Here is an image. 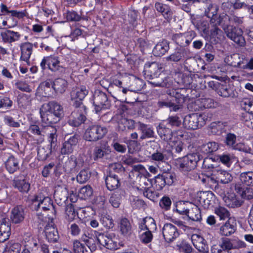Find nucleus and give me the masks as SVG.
<instances>
[{"label":"nucleus","mask_w":253,"mask_h":253,"mask_svg":"<svg viewBox=\"0 0 253 253\" xmlns=\"http://www.w3.org/2000/svg\"><path fill=\"white\" fill-rule=\"evenodd\" d=\"M218 10V6L211 3H209L207 8L205 9V15L211 19L210 22L211 23L215 22V20L218 16L217 15Z\"/></svg>","instance_id":"obj_37"},{"label":"nucleus","mask_w":253,"mask_h":253,"mask_svg":"<svg viewBox=\"0 0 253 253\" xmlns=\"http://www.w3.org/2000/svg\"><path fill=\"white\" fill-rule=\"evenodd\" d=\"M90 177V172L87 169H83L80 171L76 176L78 183L83 184L86 182Z\"/></svg>","instance_id":"obj_57"},{"label":"nucleus","mask_w":253,"mask_h":253,"mask_svg":"<svg viewBox=\"0 0 253 253\" xmlns=\"http://www.w3.org/2000/svg\"><path fill=\"white\" fill-rule=\"evenodd\" d=\"M88 93V90L84 86L73 89L70 93V96L73 106L75 107L84 106L83 104L82 100Z\"/></svg>","instance_id":"obj_11"},{"label":"nucleus","mask_w":253,"mask_h":253,"mask_svg":"<svg viewBox=\"0 0 253 253\" xmlns=\"http://www.w3.org/2000/svg\"><path fill=\"white\" fill-rule=\"evenodd\" d=\"M162 234L165 240L170 243L177 238L179 233L174 225L171 223H166L162 228Z\"/></svg>","instance_id":"obj_14"},{"label":"nucleus","mask_w":253,"mask_h":253,"mask_svg":"<svg viewBox=\"0 0 253 253\" xmlns=\"http://www.w3.org/2000/svg\"><path fill=\"white\" fill-rule=\"evenodd\" d=\"M187 216L190 219L194 221H200L202 219L201 211L196 206H194L190 210H189Z\"/></svg>","instance_id":"obj_51"},{"label":"nucleus","mask_w":253,"mask_h":253,"mask_svg":"<svg viewBox=\"0 0 253 253\" xmlns=\"http://www.w3.org/2000/svg\"><path fill=\"white\" fill-rule=\"evenodd\" d=\"M136 189L140 191V194H142L144 196L148 199L153 200L155 198L154 193L149 188L146 187H137Z\"/></svg>","instance_id":"obj_61"},{"label":"nucleus","mask_w":253,"mask_h":253,"mask_svg":"<svg viewBox=\"0 0 253 253\" xmlns=\"http://www.w3.org/2000/svg\"><path fill=\"white\" fill-rule=\"evenodd\" d=\"M107 132L106 127L97 124H91L85 130L84 138L86 141L96 142L103 138Z\"/></svg>","instance_id":"obj_4"},{"label":"nucleus","mask_w":253,"mask_h":253,"mask_svg":"<svg viewBox=\"0 0 253 253\" xmlns=\"http://www.w3.org/2000/svg\"><path fill=\"white\" fill-rule=\"evenodd\" d=\"M155 8L158 12L162 13L165 18L169 19L171 17L172 12L169 5L160 2H156L155 4Z\"/></svg>","instance_id":"obj_42"},{"label":"nucleus","mask_w":253,"mask_h":253,"mask_svg":"<svg viewBox=\"0 0 253 253\" xmlns=\"http://www.w3.org/2000/svg\"><path fill=\"white\" fill-rule=\"evenodd\" d=\"M192 242L194 246L198 251L203 253H209L208 246L203 237L198 235L193 236Z\"/></svg>","instance_id":"obj_29"},{"label":"nucleus","mask_w":253,"mask_h":253,"mask_svg":"<svg viewBox=\"0 0 253 253\" xmlns=\"http://www.w3.org/2000/svg\"><path fill=\"white\" fill-rule=\"evenodd\" d=\"M11 228L8 223H2L0 225V242H4L8 239L10 235Z\"/></svg>","instance_id":"obj_50"},{"label":"nucleus","mask_w":253,"mask_h":253,"mask_svg":"<svg viewBox=\"0 0 253 253\" xmlns=\"http://www.w3.org/2000/svg\"><path fill=\"white\" fill-rule=\"evenodd\" d=\"M220 162L227 167H229L233 162L234 157L229 154H223L218 156Z\"/></svg>","instance_id":"obj_59"},{"label":"nucleus","mask_w":253,"mask_h":253,"mask_svg":"<svg viewBox=\"0 0 253 253\" xmlns=\"http://www.w3.org/2000/svg\"><path fill=\"white\" fill-rule=\"evenodd\" d=\"M195 104L199 106V108H196V109L203 110L214 107V101L211 98H200L197 100L195 102Z\"/></svg>","instance_id":"obj_45"},{"label":"nucleus","mask_w":253,"mask_h":253,"mask_svg":"<svg viewBox=\"0 0 253 253\" xmlns=\"http://www.w3.org/2000/svg\"><path fill=\"white\" fill-rule=\"evenodd\" d=\"M214 23L218 25H221L225 31L229 29L228 28L231 26L230 14H227L224 13L221 14L217 16Z\"/></svg>","instance_id":"obj_36"},{"label":"nucleus","mask_w":253,"mask_h":253,"mask_svg":"<svg viewBox=\"0 0 253 253\" xmlns=\"http://www.w3.org/2000/svg\"><path fill=\"white\" fill-rule=\"evenodd\" d=\"M228 38L240 46H244L246 44V41L243 36V32L240 28L232 27L225 32Z\"/></svg>","instance_id":"obj_13"},{"label":"nucleus","mask_w":253,"mask_h":253,"mask_svg":"<svg viewBox=\"0 0 253 253\" xmlns=\"http://www.w3.org/2000/svg\"><path fill=\"white\" fill-rule=\"evenodd\" d=\"M46 126L40 127L37 125H31L30 126L28 131L34 135L44 136L46 133Z\"/></svg>","instance_id":"obj_53"},{"label":"nucleus","mask_w":253,"mask_h":253,"mask_svg":"<svg viewBox=\"0 0 253 253\" xmlns=\"http://www.w3.org/2000/svg\"><path fill=\"white\" fill-rule=\"evenodd\" d=\"M5 168L9 173H14L19 168L18 160L13 156H10L5 162Z\"/></svg>","instance_id":"obj_43"},{"label":"nucleus","mask_w":253,"mask_h":253,"mask_svg":"<svg viewBox=\"0 0 253 253\" xmlns=\"http://www.w3.org/2000/svg\"><path fill=\"white\" fill-rule=\"evenodd\" d=\"M100 221L102 225L107 229L112 228L114 226L113 219L110 215H102Z\"/></svg>","instance_id":"obj_56"},{"label":"nucleus","mask_w":253,"mask_h":253,"mask_svg":"<svg viewBox=\"0 0 253 253\" xmlns=\"http://www.w3.org/2000/svg\"><path fill=\"white\" fill-rule=\"evenodd\" d=\"M233 177L228 171L216 168L212 170L211 177H208V182L216 183L220 182L222 184H227L232 181Z\"/></svg>","instance_id":"obj_10"},{"label":"nucleus","mask_w":253,"mask_h":253,"mask_svg":"<svg viewBox=\"0 0 253 253\" xmlns=\"http://www.w3.org/2000/svg\"><path fill=\"white\" fill-rule=\"evenodd\" d=\"M25 216L24 208L22 206H16L11 211L10 221L13 224L20 223L24 220Z\"/></svg>","instance_id":"obj_18"},{"label":"nucleus","mask_w":253,"mask_h":253,"mask_svg":"<svg viewBox=\"0 0 253 253\" xmlns=\"http://www.w3.org/2000/svg\"><path fill=\"white\" fill-rule=\"evenodd\" d=\"M236 230V223L233 220L229 218L219 229V234L224 236H229L233 234Z\"/></svg>","instance_id":"obj_25"},{"label":"nucleus","mask_w":253,"mask_h":253,"mask_svg":"<svg viewBox=\"0 0 253 253\" xmlns=\"http://www.w3.org/2000/svg\"><path fill=\"white\" fill-rule=\"evenodd\" d=\"M162 69L157 62L146 63L144 69L145 78L150 80L149 83L155 86L169 87L172 81L169 78L164 77L161 74Z\"/></svg>","instance_id":"obj_1"},{"label":"nucleus","mask_w":253,"mask_h":253,"mask_svg":"<svg viewBox=\"0 0 253 253\" xmlns=\"http://www.w3.org/2000/svg\"><path fill=\"white\" fill-rule=\"evenodd\" d=\"M218 149V145L215 142H209L207 143L203 144L200 148L201 152L206 154L212 153Z\"/></svg>","instance_id":"obj_48"},{"label":"nucleus","mask_w":253,"mask_h":253,"mask_svg":"<svg viewBox=\"0 0 253 253\" xmlns=\"http://www.w3.org/2000/svg\"><path fill=\"white\" fill-rule=\"evenodd\" d=\"M207 121L209 119L207 114L192 113L184 117L183 125L188 129L195 130L204 126Z\"/></svg>","instance_id":"obj_3"},{"label":"nucleus","mask_w":253,"mask_h":253,"mask_svg":"<svg viewBox=\"0 0 253 253\" xmlns=\"http://www.w3.org/2000/svg\"><path fill=\"white\" fill-rule=\"evenodd\" d=\"M222 129V124L220 122H212L209 127V130L212 134L216 135L220 133Z\"/></svg>","instance_id":"obj_58"},{"label":"nucleus","mask_w":253,"mask_h":253,"mask_svg":"<svg viewBox=\"0 0 253 253\" xmlns=\"http://www.w3.org/2000/svg\"><path fill=\"white\" fill-rule=\"evenodd\" d=\"M67 20L71 22H78L81 20H87V18L82 15V12L78 13L74 10L68 11L65 14Z\"/></svg>","instance_id":"obj_49"},{"label":"nucleus","mask_w":253,"mask_h":253,"mask_svg":"<svg viewBox=\"0 0 253 253\" xmlns=\"http://www.w3.org/2000/svg\"><path fill=\"white\" fill-rule=\"evenodd\" d=\"M212 197L213 193L211 192L201 191L197 194V200L204 209H208L211 204Z\"/></svg>","instance_id":"obj_22"},{"label":"nucleus","mask_w":253,"mask_h":253,"mask_svg":"<svg viewBox=\"0 0 253 253\" xmlns=\"http://www.w3.org/2000/svg\"><path fill=\"white\" fill-rule=\"evenodd\" d=\"M105 182L108 189L114 190L120 186V180L117 174L108 175L105 179Z\"/></svg>","instance_id":"obj_35"},{"label":"nucleus","mask_w":253,"mask_h":253,"mask_svg":"<svg viewBox=\"0 0 253 253\" xmlns=\"http://www.w3.org/2000/svg\"><path fill=\"white\" fill-rule=\"evenodd\" d=\"M79 139V135L74 134L65 140L61 147V153L62 155H68L73 153L78 143Z\"/></svg>","instance_id":"obj_15"},{"label":"nucleus","mask_w":253,"mask_h":253,"mask_svg":"<svg viewBox=\"0 0 253 253\" xmlns=\"http://www.w3.org/2000/svg\"><path fill=\"white\" fill-rule=\"evenodd\" d=\"M181 91H184L183 89H168L167 90V94L169 95L171 99H173V102H175L176 105H180L184 102V95L181 92Z\"/></svg>","instance_id":"obj_31"},{"label":"nucleus","mask_w":253,"mask_h":253,"mask_svg":"<svg viewBox=\"0 0 253 253\" xmlns=\"http://www.w3.org/2000/svg\"><path fill=\"white\" fill-rule=\"evenodd\" d=\"M68 84L67 81L65 79L57 78L53 81L52 87L57 93H63L66 90Z\"/></svg>","instance_id":"obj_38"},{"label":"nucleus","mask_w":253,"mask_h":253,"mask_svg":"<svg viewBox=\"0 0 253 253\" xmlns=\"http://www.w3.org/2000/svg\"><path fill=\"white\" fill-rule=\"evenodd\" d=\"M93 103L96 113H99L102 110L109 109L111 106V101L107 95L99 90L94 91Z\"/></svg>","instance_id":"obj_7"},{"label":"nucleus","mask_w":253,"mask_h":253,"mask_svg":"<svg viewBox=\"0 0 253 253\" xmlns=\"http://www.w3.org/2000/svg\"><path fill=\"white\" fill-rule=\"evenodd\" d=\"M118 224L121 233L123 236L128 237L131 234L132 226L127 218L126 217L121 218Z\"/></svg>","instance_id":"obj_30"},{"label":"nucleus","mask_w":253,"mask_h":253,"mask_svg":"<svg viewBox=\"0 0 253 253\" xmlns=\"http://www.w3.org/2000/svg\"><path fill=\"white\" fill-rule=\"evenodd\" d=\"M46 133L49 134L48 141L49 143L47 146H49L50 149L55 150L57 144V135L56 129L52 126H46Z\"/></svg>","instance_id":"obj_28"},{"label":"nucleus","mask_w":253,"mask_h":253,"mask_svg":"<svg viewBox=\"0 0 253 253\" xmlns=\"http://www.w3.org/2000/svg\"><path fill=\"white\" fill-rule=\"evenodd\" d=\"M0 37L3 42L11 44L19 41L21 35L17 32L7 30L0 33Z\"/></svg>","instance_id":"obj_23"},{"label":"nucleus","mask_w":253,"mask_h":253,"mask_svg":"<svg viewBox=\"0 0 253 253\" xmlns=\"http://www.w3.org/2000/svg\"><path fill=\"white\" fill-rule=\"evenodd\" d=\"M157 106L159 108H171L170 110L174 112L177 111L180 109V106L173 102V99H171L167 94L160 97L157 102Z\"/></svg>","instance_id":"obj_16"},{"label":"nucleus","mask_w":253,"mask_h":253,"mask_svg":"<svg viewBox=\"0 0 253 253\" xmlns=\"http://www.w3.org/2000/svg\"><path fill=\"white\" fill-rule=\"evenodd\" d=\"M157 131L161 139L165 141H170L172 137L173 132L171 129L160 124L156 127Z\"/></svg>","instance_id":"obj_27"},{"label":"nucleus","mask_w":253,"mask_h":253,"mask_svg":"<svg viewBox=\"0 0 253 253\" xmlns=\"http://www.w3.org/2000/svg\"><path fill=\"white\" fill-rule=\"evenodd\" d=\"M47 109L53 114L59 116L61 118L64 116L63 107L59 103L55 101H50L46 105Z\"/></svg>","instance_id":"obj_41"},{"label":"nucleus","mask_w":253,"mask_h":253,"mask_svg":"<svg viewBox=\"0 0 253 253\" xmlns=\"http://www.w3.org/2000/svg\"><path fill=\"white\" fill-rule=\"evenodd\" d=\"M93 191L92 188L89 185H86L81 188L80 194L83 199H87L92 196Z\"/></svg>","instance_id":"obj_63"},{"label":"nucleus","mask_w":253,"mask_h":253,"mask_svg":"<svg viewBox=\"0 0 253 253\" xmlns=\"http://www.w3.org/2000/svg\"><path fill=\"white\" fill-rule=\"evenodd\" d=\"M42 70H44L47 68L51 71L59 74L65 73L66 69L62 65L59 58L55 56L44 57L40 64Z\"/></svg>","instance_id":"obj_6"},{"label":"nucleus","mask_w":253,"mask_h":253,"mask_svg":"<svg viewBox=\"0 0 253 253\" xmlns=\"http://www.w3.org/2000/svg\"><path fill=\"white\" fill-rule=\"evenodd\" d=\"M12 185L20 192L27 193L30 189V184L23 175L15 177L12 180Z\"/></svg>","instance_id":"obj_17"},{"label":"nucleus","mask_w":253,"mask_h":253,"mask_svg":"<svg viewBox=\"0 0 253 253\" xmlns=\"http://www.w3.org/2000/svg\"><path fill=\"white\" fill-rule=\"evenodd\" d=\"M202 158L198 153H190L186 156L174 160L175 166L180 171H189L194 169L197 163Z\"/></svg>","instance_id":"obj_2"},{"label":"nucleus","mask_w":253,"mask_h":253,"mask_svg":"<svg viewBox=\"0 0 253 253\" xmlns=\"http://www.w3.org/2000/svg\"><path fill=\"white\" fill-rule=\"evenodd\" d=\"M196 36V33L193 31H189L184 33L176 34L173 35L172 40L181 47H184L188 46Z\"/></svg>","instance_id":"obj_12"},{"label":"nucleus","mask_w":253,"mask_h":253,"mask_svg":"<svg viewBox=\"0 0 253 253\" xmlns=\"http://www.w3.org/2000/svg\"><path fill=\"white\" fill-rule=\"evenodd\" d=\"M75 107V110L70 115L68 123L71 126L78 127L84 123L86 119V108L85 106Z\"/></svg>","instance_id":"obj_9"},{"label":"nucleus","mask_w":253,"mask_h":253,"mask_svg":"<svg viewBox=\"0 0 253 253\" xmlns=\"http://www.w3.org/2000/svg\"><path fill=\"white\" fill-rule=\"evenodd\" d=\"M138 232L139 238L141 243L148 244L152 242L153 239V233L154 232V231L138 228Z\"/></svg>","instance_id":"obj_40"},{"label":"nucleus","mask_w":253,"mask_h":253,"mask_svg":"<svg viewBox=\"0 0 253 253\" xmlns=\"http://www.w3.org/2000/svg\"><path fill=\"white\" fill-rule=\"evenodd\" d=\"M244 56L238 53H235L228 57V64L234 67L241 68Z\"/></svg>","instance_id":"obj_47"},{"label":"nucleus","mask_w":253,"mask_h":253,"mask_svg":"<svg viewBox=\"0 0 253 253\" xmlns=\"http://www.w3.org/2000/svg\"><path fill=\"white\" fill-rule=\"evenodd\" d=\"M144 85L142 80L133 77L130 80V85L129 86L130 91L137 92L140 91Z\"/></svg>","instance_id":"obj_44"},{"label":"nucleus","mask_w":253,"mask_h":253,"mask_svg":"<svg viewBox=\"0 0 253 253\" xmlns=\"http://www.w3.org/2000/svg\"><path fill=\"white\" fill-rule=\"evenodd\" d=\"M121 198V194L115 192L111 196L109 202L113 207L117 208L120 206Z\"/></svg>","instance_id":"obj_60"},{"label":"nucleus","mask_w":253,"mask_h":253,"mask_svg":"<svg viewBox=\"0 0 253 253\" xmlns=\"http://www.w3.org/2000/svg\"><path fill=\"white\" fill-rule=\"evenodd\" d=\"M40 113L42 122L47 126H51V125L58 123L61 119V117L52 113L47 108L45 111L41 110Z\"/></svg>","instance_id":"obj_19"},{"label":"nucleus","mask_w":253,"mask_h":253,"mask_svg":"<svg viewBox=\"0 0 253 253\" xmlns=\"http://www.w3.org/2000/svg\"><path fill=\"white\" fill-rule=\"evenodd\" d=\"M21 60L28 63L33 50V45L30 42H25L20 45Z\"/></svg>","instance_id":"obj_24"},{"label":"nucleus","mask_w":253,"mask_h":253,"mask_svg":"<svg viewBox=\"0 0 253 253\" xmlns=\"http://www.w3.org/2000/svg\"><path fill=\"white\" fill-rule=\"evenodd\" d=\"M31 202L32 210L39 211L42 210L46 211L51 209H54L52 200L48 197H42L41 195H36L30 199Z\"/></svg>","instance_id":"obj_5"},{"label":"nucleus","mask_w":253,"mask_h":253,"mask_svg":"<svg viewBox=\"0 0 253 253\" xmlns=\"http://www.w3.org/2000/svg\"><path fill=\"white\" fill-rule=\"evenodd\" d=\"M240 178L241 182L246 185L253 186V171L242 172L240 174Z\"/></svg>","instance_id":"obj_52"},{"label":"nucleus","mask_w":253,"mask_h":253,"mask_svg":"<svg viewBox=\"0 0 253 253\" xmlns=\"http://www.w3.org/2000/svg\"><path fill=\"white\" fill-rule=\"evenodd\" d=\"M176 247L180 253H197L196 252L193 251L190 245L184 241H182L180 243L177 244Z\"/></svg>","instance_id":"obj_55"},{"label":"nucleus","mask_w":253,"mask_h":253,"mask_svg":"<svg viewBox=\"0 0 253 253\" xmlns=\"http://www.w3.org/2000/svg\"><path fill=\"white\" fill-rule=\"evenodd\" d=\"M224 202L226 206L230 208H239L243 205L244 202L235 195H230L225 197Z\"/></svg>","instance_id":"obj_34"},{"label":"nucleus","mask_w":253,"mask_h":253,"mask_svg":"<svg viewBox=\"0 0 253 253\" xmlns=\"http://www.w3.org/2000/svg\"><path fill=\"white\" fill-rule=\"evenodd\" d=\"M137 125V129L141 133L139 138L140 140L155 137V132L152 127L140 122H138Z\"/></svg>","instance_id":"obj_20"},{"label":"nucleus","mask_w":253,"mask_h":253,"mask_svg":"<svg viewBox=\"0 0 253 253\" xmlns=\"http://www.w3.org/2000/svg\"><path fill=\"white\" fill-rule=\"evenodd\" d=\"M73 251L74 253H84L87 252L84 245L78 240H75L73 242Z\"/></svg>","instance_id":"obj_64"},{"label":"nucleus","mask_w":253,"mask_h":253,"mask_svg":"<svg viewBox=\"0 0 253 253\" xmlns=\"http://www.w3.org/2000/svg\"><path fill=\"white\" fill-rule=\"evenodd\" d=\"M54 150L47 145L40 147L38 149V159L39 161L46 160Z\"/></svg>","instance_id":"obj_46"},{"label":"nucleus","mask_w":253,"mask_h":253,"mask_svg":"<svg viewBox=\"0 0 253 253\" xmlns=\"http://www.w3.org/2000/svg\"><path fill=\"white\" fill-rule=\"evenodd\" d=\"M165 185L166 184L162 174H159L156 176L154 179V182L152 184L153 186H154L157 190H162Z\"/></svg>","instance_id":"obj_62"},{"label":"nucleus","mask_w":253,"mask_h":253,"mask_svg":"<svg viewBox=\"0 0 253 253\" xmlns=\"http://www.w3.org/2000/svg\"><path fill=\"white\" fill-rule=\"evenodd\" d=\"M214 213L219 217L220 220L230 218V212L224 207L219 206L214 209Z\"/></svg>","instance_id":"obj_54"},{"label":"nucleus","mask_w":253,"mask_h":253,"mask_svg":"<svg viewBox=\"0 0 253 253\" xmlns=\"http://www.w3.org/2000/svg\"><path fill=\"white\" fill-rule=\"evenodd\" d=\"M169 49V42L166 40H163L155 45L153 50V53L155 56L161 57L168 52Z\"/></svg>","instance_id":"obj_26"},{"label":"nucleus","mask_w":253,"mask_h":253,"mask_svg":"<svg viewBox=\"0 0 253 253\" xmlns=\"http://www.w3.org/2000/svg\"><path fill=\"white\" fill-rule=\"evenodd\" d=\"M98 242L106 249L115 250L118 249L117 239L114 234H104L95 231Z\"/></svg>","instance_id":"obj_8"},{"label":"nucleus","mask_w":253,"mask_h":253,"mask_svg":"<svg viewBox=\"0 0 253 253\" xmlns=\"http://www.w3.org/2000/svg\"><path fill=\"white\" fill-rule=\"evenodd\" d=\"M138 229L155 232L157 227L154 219L150 216H147L140 220L138 224Z\"/></svg>","instance_id":"obj_21"},{"label":"nucleus","mask_w":253,"mask_h":253,"mask_svg":"<svg viewBox=\"0 0 253 253\" xmlns=\"http://www.w3.org/2000/svg\"><path fill=\"white\" fill-rule=\"evenodd\" d=\"M185 54L186 50L181 48L177 49L174 52L167 56L165 58L167 61L177 62L184 59Z\"/></svg>","instance_id":"obj_39"},{"label":"nucleus","mask_w":253,"mask_h":253,"mask_svg":"<svg viewBox=\"0 0 253 253\" xmlns=\"http://www.w3.org/2000/svg\"><path fill=\"white\" fill-rule=\"evenodd\" d=\"M46 238L50 243L57 242L59 236L57 229L52 226H46L45 228Z\"/></svg>","instance_id":"obj_33"},{"label":"nucleus","mask_w":253,"mask_h":253,"mask_svg":"<svg viewBox=\"0 0 253 253\" xmlns=\"http://www.w3.org/2000/svg\"><path fill=\"white\" fill-rule=\"evenodd\" d=\"M235 190L244 199L250 200L253 199V189L252 188L243 187L240 184H236Z\"/></svg>","instance_id":"obj_32"}]
</instances>
